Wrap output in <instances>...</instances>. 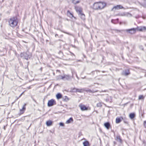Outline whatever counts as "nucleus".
Listing matches in <instances>:
<instances>
[{
    "instance_id": "nucleus-1",
    "label": "nucleus",
    "mask_w": 146,
    "mask_h": 146,
    "mask_svg": "<svg viewBox=\"0 0 146 146\" xmlns=\"http://www.w3.org/2000/svg\"><path fill=\"white\" fill-rule=\"evenodd\" d=\"M106 6V3L104 2H96L93 5V9L96 10H101L104 9Z\"/></svg>"
},
{
    "instance_id": "nucleus-2",
    "label": "nucleus",
    "mask_w": 146,
    "mask_h": 146,
    "mask_svg": "<svg viewBox=\"0 0 146 146\" xmlns=\"http://www.w3.org/2000/svg\"><path fill=\"white\" fill-rule=\"evenodd\" d=\"M9 26L13 28L17 26L18 23V20L16 17H13L10 18L8 20Z\"/></svg>"
},
{
    "instance_id": "nucleus-3",
    "label": "nucleus",
    "mask_w": 146,
    "mask_h": 146,
    "mask_svg": "<svg viewBox=\"0 0 146 146\" xmlns=\"http://www.w3.org/2000/svg\"><path fill=\"white\" fill-rule=\"evenodd\" d=\"M70 78V76L68 74H64L63 76L59 75L56 77L57 80H68Z\"/></svg>"
},
{
    "instance_id": "nucleus-4",
    "label": "nucleus",
    "mask_w": 146,
    "mask_h": 146,
    "mask_svg": "<svg viewBox=\"0 0 146 146\" xmlns=\"http://www.w3.org/2000/svg\"><path fill=\"white\" fill-rule=\"evenodd\" d=\"M56 104L55 101L53 99H51L48 101V107H50Z\"/></svg>"
},
{
    "instance_id": "nucleus-5",
    "label": "nucleus",
    "mask_w": 146,
    "mask_h": 146,
    "mask_svg": "<svg viewBox=\"0 0 146 146\" xmlns=\"http://www.w3.org/2000/svg\"><path fill=\"white\" fill-rule=\"evenodd\" d=\"M74 9L77 13H81L82 12V8L79 6L76 5L74 6Z\"/></svg>"
},
{
    "instance_id": "nucleus-6",
    "label": "nucleus",
    "mask_w": 146,
    "mask_h": 146,
    "mask_svg": "<svg viewBox=\"0 0 146 146\" xmlns=\"http://www.w3.org/2000/svg\"><path fill=\"white\" fill-rule=\"evenodd\" d=\"M124 9V7L121 5H117L113 7V9L115 10H119Z\"/></svg>"
},
{
    "instance_id": "nucleus-7",
    "label": "nucleus",
    "mask_w": 146,
    "mask_h": 146,
    "mask_svg": "<svg viewBox=\"0 0 146 146\" xmlns=\"http://www.w3.org/2000/svg\"><path fill=\"white\" fill-rule=\"evenodd\" d=\"M67 15L71 18H74L75 20L76 19V18L74 16L73 14L69 10L67 11Z\"/></svg>"
},
{
    "instance_id": "nucleus-8",
    "label": "nucleus",
    "mask_w": 146,
    "mask_h": 146,
    "mask_svg": "<svg viewBox=\"0 0 146 146\" xmlns=\"http://www.w3.org/2000/svg\"><path fill=\"white\" fill-rule=\"evenodd\" d=\"M79 107L80 108L81 110L82 111H84L85 110H87L88 108L85 106L80 104L79 105Z\"/></svg>"
},
{
    "instance_id": "nucleus-9",
    "label": "nucleus",
    "mask_w": 146,
    "mask_h": 146,
    "mask_svg": "<svg viewBox=\"0 0 146 146\" xmlns=\"http://www.w3.org/2000/svg\"><path fill=\"white\" fill-rule=\"evenodd\" d=\"M127 31L129 33L133 34L135 33L136 32V29L135 28H132L127 30Z\"/></svg>"
},
{
    "instance_id": "nucleus-10",
    "label": "nucleus",
    "mask_w": 146,
    "mask_h": 146,
    "mask_svg": "<svg viewBox=\"0 0 146 146\" xmlns=\"http://www.w3.org/2000/svg\"><path fill=\"white\" fill-rule=\"evenodd\" d=\"M79 15H80V18L82 20H85V15L82 12H81V13H79Z\"/></svg>"
},
{
    "instance_id": "nucleus-11",
    "label": "nucleus",
    "mask_w": 146,
    "mask_h": 146,
    "mask_svg": "<svg viewBox=\"0 0 146 146\" xmlns=\"http://www.w3.org/2000/svg\"><path fill=\"white\" fill-rule=\"evenodd\" d=\"M138 31H143L146 30V27H138Z\"/></svg>"
},
{
    "instance_id": "nucleus-12",
    "label": "nucleus",
    "mask_w": 146,
    "mask_h": 146,
    "mask_svg": "<svg viewBox=\"0 0 146 146\" xmlns=\"http://www.w3.org/2000/svg\"><path fill=\"white\" fill-rule=\"evenodd\" d=\"M130 74L129 70V69H127L125 70L123 72V75L125 76H127Z\"/></svg>"
},
{
    "instance_id": "nucleus-13",
    "label": "nucleus",
    "mask_w": 146,
    "mask_h": 146,
    "mask_svg": "<svg viewBox=\"0 0 146 146\" xmlns=\"http://www.w3.org/2000/svg\"><path fill=\"white\" fill-rule=\"evenodd\" d=\"M53 121L50 120L47 121L46 122V125L48 126H51L52 125Z\"/></svg>"
},
{
    "instance_id": "nucleus-14",
    "label": "nucleus",
    "mask_w": 146,
    "mask_h": 146,
    "mask_svg": "<svg viewBox=\"0 0 146 146\" xmlns=\"http://www.w3.org/2000/svg\"><path fill=\"white\" fill-rule=\"evenodd\" d=\"M26 105V104H25L24 106H23L22 108L20 110V111L21 113H24L25 111L26 110L25 106Z\"/></svg>"
},
{
    "instance_id": "nucleus-15",
    "label": "nucleus",
    "mask_w": 146,
    "mask_h": 146,
    "mask_svg": "<svg viewBox=\"0 0 146 146\" xmlns=\"http://www.w3.org/2000/svg\"><path fill=\"white\" fill-rule=\"evenodd\" d=\"M72 3L74 5L80 3L81 0H71Z\"/></svg>"
},
{
    "instance_id": "nucleus-16",
    "label": "nucleus",
    "mask_w": 146,
    "mask_h": 146,
    "mask_svg": "<svg viewBox=\"0 0 146 146\" xmlns=\"http://www.w3.org/2000/svg\"><path fill=\"white\" fill-rule=\"evenodd\" d=\"M123 119V118L122 117L117 118L116 119V123H119Z\"/></svg>"
},
{
    "instance_id": "nucleus-17",
    "label": "nucleus",
    "mask_w": 146,
    "mask_h": 146,
    "mask_svg": "<svg viewBox=\"0 0 146 146\" xmlns=\"http://www.w3.org/2000/svg\"><path fill=\"white\" fill-rule=\"evenodd\" d=\"M104 125L108 129H109L110 126V124L109 122H106L104 124Z\"/></svg>"
},
{
    "instance_id": "nucleus-18",
    "label": "nucleus",
    "mask_w": 146,
    "mask_h": 146,
    "mask_svg": "<svg viewBox=\"0 0 146 146\" xmlns=\"http://www.w3.org/2000/svg\"><path fill=\"white\" fill-rule=\"evenodd\" d=\"M135 116V114L133 113H131L129 115L130 118L131 119H133Z\"/></svg>"
},
{
    "instance_id": "nucleus-19",
    "label": "nucleus",
    "mask_w": 146,
    "mask_h": 146,
    "mask_svg": "<svg viewBox=\"0 0 146 146\" xmlns=\"http://www.w3.org/2000/svg\"><path fill=\"white\" fill-rule=\"evenodd\" d=\"M73 121V118H72V117H70V119L68 120L66 122V123H71V122L72 121Z\"/></svg>"
},
{
    "instance_id": "nucleus-20",
    "label": "nucleus",
    "mask_w": 146,
    "mask_h": 146,
    "mask_svg": "<svg viewBox=\"0 0 146 146\" xmlns=\"http://www.w3.org/2000/svg\"><path fill=\"white\" fill-rule=\"evenodd\" d=\"M84 146H89V143L88 141H86L83 143Z\"/></svg>"
},
{
    "instance_id": "nucleus-21",
    "label": "nucleus",
    "mask_w": 146,
    "mask_h": 146,
    "mask_svg": "<svg viewBox=\"0 0 146 146\" xmlns=\"http://www.w3.org/2000/svg\"><path fill=\"white\" fill-rule=\"evenodd\" d=\"M56 97L58 99H59L62 97V95L60 93H58L56 95Z\"/></svg>"
},
{
    "instance_id": "nucleus-22",
    "label": "nucleus",
    "mask_w": 146,
    "mask_h": 146,
    "mask_svg": "<svg viewBox=\"0 0 146 146\" xmlns=\"http://www.w3.org/2000/svg\"><path fill=\"white\" fill-rule=\"evenodd\" d=\"M84 91H85L86 92H90V93H94L95 92H97L98 91H95L93 90H86L85 89Z\"/></svg>"
},
{
    "instance_id": "nucleus-23",
    "label": "nucleus",
    "mask_w": 146,
    "mask_h": 146,
    "mask_svg": "<svg viewBox=\"0 0 146 146\" xmlns=\"http://www.w3.org/2000/svg\"><path fill=\"white\" fill-rule=\"evenodd\" d=\"M85 90V89H77V92L82 93L83 92V91Z\"/></svg>"
},
{
    "instance_id": "nucleus-24",
    "label": "nucleus",
    "mask_w": 146,
    "mask_h": 146,
    "mask_svg": "<svg viewBox=\"0 0 146 146\" xmlns=\"http://www.w3.org/2000/svg\"><path fill=\"white\" fill-rule=\"evenodd\" d=\"M102 106V104L101 103H99L97 104V106L98 107H101Z\"/></svg>"
},
{
    "instance_id": "nucleus-25",
    "label": "nucleus",
    "mask_w": 146,
    "mask_h": 146,
    "mask_svg": "<svg viewBox=\"0 0 146 146\" xmlns=\"http://www.w3.org/2000/svg\"><path fill=\"white\" fill-rule=\"evenodd\" d=\"M144 97L143 95H140L139 96V100H141L144 99Z\"/></svg>"
},
{
    "instance_id": "nucleus-26",
    "label": "nucleus",
    "mask_w": 146,
    "mask_h": 146,
    "mask_svg": "<svg viewBox=\"0 0 146 146\" xmlns=\"http://www.w3.org/2000/svg\"><path fill=\"white\" fill-rule=\"evenodd\" d=\"M116 138H117V140H118L119 141V142H121V140L120 139V136H117V137H116Z\"/></svg>"
},
{
    "instance_id": "nucleus-27",
    "label": "nucleus",
    "mask_w": 146,
    "mask_h": 146,
    "mask_svg": "<svg viewBox=\"0 0 146 146\" xmlns=\"http://www.w3.org/2000/svg\"><path fill=\"white\" fill-rule=\"evenodd\" d=\"M77 89L75 88H73L72 90V92H76L77 91Z\"/></svg>"
},
{
    "instance_id": "nucleus-28",
    "label": "nucleus",
    "mask_w": 146,
    "mask_h": 146,
    "mask_svg": "<svg viewBox=\"0 0 146 146\" xmlns=\"http://www.w3.org/2000/svg\"><path fill=\"white\" fill-rule=\"evenodd\" d=\"M144 126L146 128V121H144Z\"/></svg>"
},
{
    "instance_id": "nucleus-29",
    "label": "nucleus",
    "mask_w": 146,
    "mask_h": 146,
    "mask_svg": "<svg viewBox=\"0 0 146 146\" xmlns=\"http://www.w3.org/2000/svg\"><path fill=\"white\" fill-rule=\"evenodd\" d=\"M60 125L61 126H63L64 125V124L62 122L60 123H59Z\"/></svg>"
},
{
    "instance_id": "nucleus-30",
    "label": "nucleus",
    "mask_w": 146,
    "mask_h": 146,
    "mask_svg": "<svg viewBox=\"0 0 146 146\" xmlns=\"http://www.w3.org/2000/svg\"><path fill=\"white\" fill-rule=\"evenodd\" d=\"M56 72H58L59 73H60V70H56Z\"/></svg>"
},
{
    "instance_id": "nucleus-31",
    "label": "nucleus",
    "mask_w": 146,
    "mask_h": 146,
    "mask_svg": "<svg viewBox=\"0 0 146 146\" xmlns=\"http://www.w3.org/2000/svg\"><path fill=\"white\" fill-rule=\"evenodd\" d=\"M110 99L111 100L110 102H111V101L112 100V98L111 97H110Z\"/></svg>"
},
{
    "instance_id": "nucleus-32",
    "label": "nucleus",
    "mask_w": 146,
    "mask_h": 146,
    "mask_svg": "<svg viewBox=\"0 0 146 146\" xmlns=\"http://www.w3.org/2000/svg\"><path fill=\"white\" fill-rule=\"evenodd\" d=\"M58 35L57 34H56L55 35V36L56 37L57 36H58Z\"/></svg>"
},
{
    "instance_id": "nucleus-33",
    "label": "nucleus",
    "mask_w": 146,
    "mask_h": 146,
    "mask_svg": "<svg viewBox=\"0 0 146 146\" xmlns=\"http://www.w3.org/2000/svg\"><path fill=\"white\" fill-rule=\"evenodd\" d=\"M22 95L21 94L20 95V96H19V98L21 96H22Z\"/></svg>"
},
{
    "instance_id": "nucleus-34",
    "label": "nucleus",
    "mask_w": 146,
    "mask_h": 146,
    "mask_svg": "<svg viewBox=\"0 0 146 146\" xmlns=\"http://www.w3.org/2000/svg\"><path fill=\"white\" fill-rule=\"evenodd\" d=\"M31 88V87L30 86H29V87L28 88L29 89H30Z\"/></svg>"
},
{
    "instance_id": "nucleus-35",
    "label": "nucleus",
    "mask_w": 146,
    "mask_h": 146,
    "mask_svg": "<svg viewBox=\"0 0 146 146\" xmlns=\"http://www.w3.org/2000/svg\"><path fill=\"white\" fill-rule=\"evenodd\" d=\"M114 20H112L111 21L112 23H113V21H114Z\"/></svg>"
},
{
    "instance_id": "nucleus-36",
    "label": "nucleus",
    "mask_w": 146,
    "mask_h": 146,
    "mask_svg": "<svg viewBox=\"0 0 146 146\" xmlns=\"http://www.w3.org/2000/svg\"><path fill=\"white\" fill-rule=\"evenodd\" d=\"M108 100H109L108 99H106V100L107 101H108Z\"/></svg>"
},
{
    "instance_id": "nucleus-37",
    "label": "nucleus",
    "mask_w": 146,
    "mask_h": 146,
    "mask_svg": "<svg viewBox=\"0 0 146 146\" xmlns=\"http://www.w3.org/2000/svg\"><path fill=\"white\" fill-rule=\"evenodd\" d=\"M50 132L51 133H53V132L52 131H50Z\"/></svg>"
},
{
    "instance_id": "nucleus-38",
    "label": "nucleus",
    "mask_w": 146,
    "mask_h": 146,
    "mask_svg": "<svg viewBox=\"0 0 146 146\" xmlns=\"http://www.w3.org/2000/svg\"><path fill=\"white\" fill-rule=\"evenodd\" d=\"M24 92H23V93H22L21 94L22 95L23 94V93H24Z\"/></svg>"
},
{
    "instance_id": "nucleus-39",
    "label": "nucleus",
    "mask_w": 146,
    "mask_h": 146,
    "mask_svg": "<svg viewBox=\"0 0 146 146\" xmlns=\"http://www.w3.org/2000/svg\"><path fill=\"white\" fill-rule=\"evenodd\" d=\"M101 92H106V91H102Z\"/></svg>"
},
{
    "instance_id": "nucleus-40",
    "label": "nucleus",
    "mask_w": 146,
    "mask_h": 146,
    "mask_svg": "<svg viewBox=\"0 0 146 146\" xmlns=\"http://www.w3.org/2000/svg\"><path fill=\"white\" fill-rule=\"evenodd\" d=\"M72 54H73V55H74V54L72 53H71Z\"/></svg>"
},
{
    "instance_id": "nucleus-41",
    "label": "nucleus",
    "mask_w": 146,
    "mask_h": 146,
    "mask_svg": "<svg viewBox=\"0 0 146 146\" xmlns=\"http://www.w3.org/2000/svg\"><path fill=\"white\" fill-rule=\"evenodd\" d=\"M117 21H118V19H117Z\"/></svg>"
},
{
    "instance_id": "nucleus-42",
    "label": "nucleus",
    "mask_w": 146,
    "mask_h": 146,
    "mask_svg": "<svg viewBox=\"0 0 146 146\" xmlns=\"http://www.w3.org/2000/svg\"><path fill=\"white\" fill-rule=\"evenodd\" d=\"M145 1H146V0H144Z\"/></svg>"
}]
</instances>
